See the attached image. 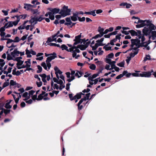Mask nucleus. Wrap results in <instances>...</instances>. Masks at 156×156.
Returning a JSON list of instances; mask_svg holds the SVG:
<instances>
[{
    "mask_svg": "<svg viewBox=\"0 0 156 156\" xmlns=\"http://www.w3.org/2000/svg\"><path fill=\"white\" fill-rule=\"evenodd\" d=\"M148 27H144L142 30V32L144 35L147 36L148 35L152 34V36L156 37V31H153L155 30V26L151 23V21H148L147 22Z\"/></svg>",
    "mask_w": 156,
    "mask_h": 156,
    "instance_id": "nucleus-1",
    "label": "nucleus"
},
{
    "mask_svg": "<svg viewBox=\"0 0 156 156\" xmlns=\"http://www.w3.org/2000/svg\"><path fill=\"white\" fill-rule=\"evenodd\" d=\"M31 3L32 4H30V11L33 15H39L40 12L38 11V9L40 6L37 5L40 4V3L37 0H34L32 1Z\"/></svg>",
    "mask_w": 156,
    "mask_h": 156,
    "instance_id": "nucleus-2",
    "label": "nucleus"
},
{
    "mask_svg": "<svg viewBox=\"0 0 156 156\" xmlns=\"http://www.w3.org/2000/svg\"><path fill=\"white\" fill-rule=\"evenodd\" d=\"M63 9H61L59 13L63 17L70 15L71 9H68V6L64 5L62 8Z\"/></svg>",
    "mask_w": 156,
    "mask_h": 156,
    "instance_id": "nucleus-3",
    "label": "nucleus"
},
{
    "mask_svg": "<svg viewBox=\"0 0 156 156\" xmlns=\"http://www.w3.org/2000/svg\"><path fill=\"white\" fill-rule=\"evenodd\" d=\"M148 21H151L150 20H141L139 19V20H138L137 22H135L134 23H136L137 24L140 23V24H137L136 26V28H140L144 27L145 26H147V25L148 24L147 22Z\"/></svg>",
    "mask_w": 156,
    "mask_h": 156,
    "instance_id": "nucleus-4",
    "label": "nucleus"
},
{
    "mask_svg": "<svg viewBox=\"0 0 156 156\" xmlns=\"http://www.w3.org/2000/svg\"><path fill=\"white\" fill-rule=\"evenodd\" d=\"M44 17H41V16H39V17H36L34 16V17L31 18L30 20V22H31V23L34 22V24H36L37 23V21L41 22L44 19Z\"/></svg>",
    "mask_w": 156,
    "mask_h": 156,
    "instance_id": "nucleus-5",
    "label": "nucleus"
},
{
    "mask_svg": "<svg viewBox=\"0 0 156 156\" xmlns=\"http://www.w3.org/2000/svg\"><path fill=\"white\" fill-rule=\"evenodd\" d=\"M69 96L71 101H72L76 99H80L81 98V96H80L79 93H77L73 97V94H69Z\"/></svg>",
    "mask_w": 156,
    "mask_h": 156,
    "instance_id": "nucleus-6",
    "label": "nucleus"
},
{
    "mask_svg": "<svg viewBox=\"0 0 156 156\" xmlns=\"http://www.w3.org/2000/svg\"><path fill=\"white\" fill-rule=\"evenodd\" d=\"M81 33H80V35L75 37V39L73 40V41H75L74 43V45H76L78 44H82V42L81 41Z\"/></svg>",
    "mask_w": 156,
    "mask_h": 156,
    "instance_id": "nucleus-7",
    "label": "nucleus"
},
{
    "mask_svg": "<svg viewBox=\"0 0 156 156\" xmlns=\"http://www.w3.org/2000/svg\"><path fill=\"white\" fill-rule=\"evenodd\" d=\"M27 62L29 63V59H28L27 61L25 62V63H26V66H25L24 65H23L21 67L17 66V68L18 69H20L22 68H25L26 67L27 70L29 71V65L27 63Z\"/></svg>",
    "mask_w": 156,
    "mask_h": 156,
    "instance_id": "nucleus-8",
    "label": "nucleus"
},
{
    "mask_svg": "<svg viewBox=\"0 0 156 156\" xmlns=\"http://www.w3.org/2000/svg\"><path fill=\"white\" fill-rule=\"evenodd\" d=\"M48 9L51 11V12L54 14L55 13H59V11L60 10L59 9H58L57 8H55L54 9H52V8H48Z\"/></svg>",
    "mask_w": 156,
    "mask_h": 156,
    "instance_id": "nucleus-9",
    "label": "nucleus"
},
{
    "mask_svg": "<svg viewBox=\"0 0 156 156\" xmlns=\"http://www.w3.org/2000/svg\"><path fill=\"white\" fill-rule=\"evenodd\" d=\"M105 45V44L103 43H96L94 46H92V45H90V46L92 48V50L94 51L96 50L98 46H103Z\"/></svg>",
    "mask_w": 156,
    "mask_h": 156,
    "instance_id": "nucleus-10",
    "label": "nucleus"
},
{
    "mask_svg": "<svg viewBox=\"0 0 156 156\" xmlns=\"http://www.w3.org/2000/svg\"><path fill=\"white\" fill-rule=\"evenodd\" d=\"M66 21L67 22H66L65 23V25H67L68 27L69 26H70L72 25V23L71 21L70 18V17H67L65 19Z\"/></svg>",
    "mask_w": 156,
    "mask_h": 156,
    "instance_id": "nucleus-11",
    "label": "nucleus"
},
{
    "mask_svg": "<svg viewBox=\"0 0 156 156\" xmlns=\"http://www.w3.org/2000/svg\"><path fill=\"white\" fill-rule=\"evenodd\" d=\"M153 72V70L152 69L150 71L147 72H144V77H149L152 74V72Z\"/></svg>",
    "mask_w": 156,
    "mask_h": 156,
    "instance_id": "nucleus-12",
    "label": "nucleus"
},
{
    "mask_svg": "<svg viewBox=\"0 0 156 156\" xmlns=\"http://www.w3.org/2000/svg\"><path fill=\"white\" fill-rule=\"evenodd\" d=\"M12 100H10L9 102L6 103L5 106V107L7 109H10L12 108V106L9 105Z\"/></svg>",
    "mask_w": 156,
    "mask_h": 156,
    "instance_id": "nucleus-13",
    "label": "nucleus"
},
{
    "mask_svg": "<svg viewBox=\"0 0 156 156\" xmlns=\"http://www.w3.org/2000/svg\"><path fill=\"white\" fill-rule=\"evenodd\" d=\"M139 50H137V51H136L134 52V53L131 52L129 54L130 56L129 57H130L131 58L133 57L136 55H137L138 53V51Z\"/></svg>",
    "mask_w": 156,
    "mask_h": 156,
    "instance_id": "nucleus-14",
    "label": "nucleus"
},
{
    "mask_svg": "<svg viewBox=\"0 0 156 156\" xmlns=\"http://www.w3.org/2000/svg\"><path fill=\"white\" fill-rule=\"evenodd\" d=\"M129 32L130 33L131 35L132 36H134L136 35V36L138 35V33L136 32L135 30H129Z\"/></svg>",
    "mask_w": 156,
    "mask_h": 156,
    "instance_id": "nucleus-15",
    "label": "nucleus"
},
{
    "mask_svg": "<svg viewBox=\"0 0 156 156\" xmlns=\"http://www.w3.org/2000/svg\"><path fill=\"white\" fill-rule=\"evenodd\" d=\"M61 48L62 49V50H65L66 51H69L68 47L65 44H63L61 46Z\"/></svg>",
    "mask_w": 156,
    "mask_h": 156,
    "instance_id": "nucleus-16",
    "label": "nucleus"
},
{
    "mask_svg": "<svg viewBox=\"0 0 156 156\" xmlns=\"http://www.w3.org/2000/svg\"><path fill=\"white\" fill-rule=\"evenodd\" d=\"M116 63L115 61H112L111 62V64L110 65H111V68H110V70H111L112 69H113V68H114L115 66V64Z\"/></svg>",
    "mask_w": 156,
    "mask_h": 156,
    "instance_id": "nucleus-17",
    "label": "nucleus"
},
{
    "mask_svg": "<svg viewBox=\"0 0 156 156\" xmlns=\"http://www.w3.org/2000/svg\"><path fill=\"white\" fill-rule=\"evenodd\" d=\"M53 54L52 56H49V57L51 59V60H52L53 59H54L55 58L57 57V55L54 52L53 53H52Z\"/></svg>",
    "mask_w": 156,
    "mask_h": 156,
    "instance_id": "nucleus-18",
    "label": "nucleus"
},
{
    "mask_svg": "<svg viewBox=\"0 0 156 156\" xmlns=\"http://www.w3.org/2000/svg\"><path fill=\"white\" fill-rule=\"evenodd\" d=\"M124 72H125V73L124 76H126L127 77H129L131 75V73H128V72L127 70L123 71V73Z\"/></svg>",
    "mask_w": 156,
    "mask_h": 156,
    "instance_id": "nucleus-19",
    "label": "nucleus"
},
{
    "mask_svg": "<svg viewBox=\"0 0 156 156\" xmlns=\"http://www.w3.org/2000/svg\"><path fill=\"white\" fill-rule=\"evenodd\" d=\"M37 67L38 70L37 71V73H40L42 71V68L40 65H38L37 66Z\"/></svg>",
    "mask_w": 156,
    "mask_h": 156,
    "instance_id": "nucleus-20",
    "label": "nucleus"
},
{
    "mask_svg": "<svg viewBox=\"0 0 156 156\" xmlns=\"http://www.w3.org/2000/svg\"><path fill=\"white\" fill-rule=\"evenodd\" d=\"M151 56L149 55H146V57L144 58V61L145 62L147 60H151Z\"/></svg>",
    "mask_w": 156,
    "mask_h": 156,
    "instance_id": "nucleus-21",
    "label": "nucleus"
},
{
    "mask_svg": "<svg viewBox=\"0 0 156 156\" xmlns=\"http://www.w3.org/2000/svg\"><path fill=\"white\" fill-rule=\"evenodd\" d=\"M136 41H137L136 39H132L131 40V44H133V45H135L136 46H137V44L136 43Z\"/></svg>",
    "mask_w": 156,
    "mask_h": 156,
    "instance_id": "nucleus-22",
    "label": "nucleus"
},
{
    "mask_svg": "<svg viewBox=\"0 0 156 156\" xmlns=\"http://www.w3.org/2000/svg\"><path fill=\"white\" fill-rule=\"evenodd\" d=\"M7 59L8 60H12L14 61V59L9 54H7Z\"/></svg>",
    "mask_w": 156,
    "mask_h": 156,
    "instance_id": "nucleus-23",
    "label": "nucleus"
},
{
    "mask_svg": "<svg viewBox=\"0 0 156 156\" xmlns=\"http://www.w3.org/2000/svg\"><path fill=\"white\" fill-rule=\"evenodd\" d=\"M78 19L80 22H84L85 21L86 18L85 17H83L82 18L78 17Z\"/></svg>",
    "mask_w": 156,
    "mask_h": 156,
    "instance_id": "nucleus-24",
    "label": "nucleus"
},
{
    "mask_svg": "<svg viewBox=\"0 0 156 156\" xmlns=\"http://www.w3.org/2000/svg\"><path fill=\"white\" fill-rule=\"evenodd\" d=\"M125 73H122V74H120L116 78V79H119L120 78H122L124 75L125 74Z\"/></svg>",
    "mask_w": 156,
    "mask_h": 156,
    "instance_id": "nucleus-25",
    "label": "nucleus"
},
{
    "mask_svg": "<svg viewBox=\"0 0 156 156\" xmlns=\"http://www.w3.org/2000/svg\"><path fill=\"white\" fill-rule=\"evenodd\" d=\"M71 20L72 21L75 22L77 20L78 17H75L73 16H70V17Z\"/></svg>",
    "mask_w": 156,
    "mask_h": 156,
    "instance_id": "nucleus-26",
    "label": "nucleus"
},
{
    "mask_svg": "<svg viewBox=\"0 0 156 156\" xmlns=\"http://www.w3.org/2000/svg\"><path fill=\"white\" fill-rule=\"evenodd\" d=\"M98 75H99L97 73L93 75L91 78V81H94V80L93 79L95 78Z\"/></svg>",
    "mask_w": 156,
    "mask_h": 156,
    "instance_id": "nucleus-27",
    "label": "nucleus"
},
{
    "mask_svg": "<svg viewBox=\"0 0 156 156\" xmlns=\"http://www.w3.org/2000/svg\"><path fill=\"white\" fill-rule=\"evenodd\" d=\"M89 68L90 69L94 70L95 69L96 66L95 65L92 64L90 66Z\"/></svg>",
    "mask_w": 156,
    "mask_h": 156,
    "instance_id": "nucleus-28",
    "label": "nucleus"
},
{
    "mask_svg": "<svg viewBox=\"0 0 156 156\" xmlns=\"http://www.w3.org/2000/svg\"><path fill=\"white\" fill-rule=\"evenodd\" d=\"M124 61L122 62L117 64V65L120 67H123L124 65Z\"/></svg>",
    "mask_w": 156,
    "mask_h": 156,
    "instance_id": "nucleus-29",
    "label": "nucleus"
},
{
    "mask_svg": "<svg viewBox=\"0 0 156 156\" xmlns=\"http://www.w3.org/2000/svg\"><path fill=\"white\" fill-rule=\"evenodd\" d=\"M30 54H31L33 55H36V53L35 51H33L32 49H31L30 50V58L32 56Z\"/></svg>",
    "mask_w": 156,
    "mask_h": 156,
    "instance_id": "nucleus-30",
    "label": "nucleus"
},
{
    "mask_svg": "<svg viewBox=\"0 0 156 156\" xmlns=\"http://www.w3.org/2000/svg\"><path fill=\"white\" fill-rule=\"evenodd\" d=\"M49 17V18L52 20H54L55 19V16L54 14H53L51 12V14H50Z\"/></svg>",
    "mask_w": 156,
    "mask_h": 156,
    "instance_id": "nucleus-31",
    "label": "nucleus"
},
{
    "mask_svg": "<svg viewBox=\"0 0 156 156\" xmlns=\"http://www.w3.org/2000/svg\"><path fill=\"white\" fill-rule=\"evenodd\" d=\"M41 66L43 67L44 69H45L47 70V66L46 65V63L44 62H42L41 64Z\"/></svg>",
    "mask_w": 156,
    "mask_h": 156,
    "instance_id": "nucleus-32",
    "label": "nucleus"
},
{
    "mask_svg": "<svg viewBox=\"0 0 156 156\" xmlns=\"http://www.w3.org/2000/svg\"><path fill=\"white\" fill-rule=\"evenodd\" d=\"M9 83L7 82H5L4 83L3 85L2 88L3 89L5 87L8 86L9 85Z\"/></svg>",
    "mask_w": 156,
    "mask_h": 156,
    "instance_id": "nucleus-33",
    "label": "nucleus"
},
{
    "mask_svg": "<svg viewBox=\"0 0 156 156\" xmlns=\"http://www.w3.org/2000/svg\"><path fill=\"white\" fill-rule=\"evenodd\" d=\"M137 33H138V35L137 36L138 37V38L139 39H140V38H141V36H142V34H141V32L140 30H137Z\"/></svg>",
    "mask_w": 156,
    "mask_h": 156,
    "instance_id": "nucleus-34",
    "label": "nucleus"
},
{
    "mask_svg": "<svg viewBox=\"0 0 156 156\" xmlns=\"http://www.w3.org/2000/svg\"><path fill=\"white\" fill-rule=\"evenodd\" d=\"M17 63L16 64V65L17 66H21L22 65L23 63V61L22 60H20L19 61H17Z\"/></svg>",
    "mask_w": 156,
    "mask_h": 156,
    "instance_id": "nucleus-35",
    "label": "nucleus"
},
{
    "mask_svg": "<svg viewBox=\"0 0 156 156\" xmlns=\"http://www.w3.org/2000/svg\"><path fill=\"white\" fill-rule=\"evenodd\" d=\"M3 110L4 113L5 114V115H6L7 114L9 113L11 111V110L10 109H4Z\"/></svg>",
    "mask_w": 156,
    "mask_h": 156,
    "instance_id": "nucleus-36",
    "label": "nucleus"
},
{
    "mask_svg": "<svg viewBox=\"0 0 156 156\" xmlns=\"http://www.w3.org/2000/svg\"><path fill=\"white\" fill-rule=\"evenodd\" d=\"M25 6L24 7V8L28 10H29V4H24Z\"/></svg>",
    "mask_w": 156,
    "mask_h": 156,
    "instance_id": "nucleus-37",
    "label": "nucleus"
},
{
    "mask_svg": "<svg viewBox=\"0 0 156 156\" xmlns=\"http://www.w3.org/2000/svg\"><path fill=\"white\" fill-rule=\"evenodd\" d=\"M100 69L99 70H98V72L97 73L99 75V74L101 73H102V71L103 70L104 68L102 66H100Z\"/></svg>",
    "mask_w": 156,
    "mask_h": 156,
    "instance_id": "nucleus-38",
    "label": "nucleus"
},
{
    "mask_svg": "<svg viewBox=\"0 0 156 156\" xmlns=\"http://www.w3.org/2000/svg\"><path fill=\"white\" fill-rule=\"evenodd\" d=\"M44 96L42 95L41 94H40L38 97V98H37V101H40L42 100Z\"/></svg>",
    "mask_w": 156,
    "mask_h": 156,
    "instance_id": "nucleus-39",
    "label": "nucleus"
},
{
    "mask_svg": "<svg viewBox=\"0 0 156 156\" xmlns=\"http://www.w3.org/2000/svg\"><path fill=\"white\" fill-rule=\"evenodd\" d=\"M16 81H14L13 80H11L10 82V85L11 86H14L16 85Z\"/></svg>",
    "mask_w": 156,
    "mask_h": 156,
    "instance_id": "nucleus-40",
    "label": "nucleus"
},
{
    "mask_svg": "<svg viewBox=\"0 0 156 156\" xmlns=\"http://www.w3.org/2000/svg\"><path fill=\"white\" fill-rule=\"evenodd\" d=\"M20 40L19 39V38L18 37H16L13 40V42H18Z\"/></svg>",
    "mask_w": 156,
    "mask_h": 156,
    "instance_id": "nucleus-41",
    "label": "nucleus"
},
{
    "mask_svg": "<svg viewBox=\"0 0 156 156\" xmlns=\"http://www.w3.org/2000/svg\"><path fill=\"white\" fill-rule=\"evenodd\" d=\"M14 52L15 53L16 55L17 56H19V54H20V52L18 51L17 49H15L14 50Z\"/></svg>",
    "mask_w": 156,
    "mask_h": 156,
    "instance_id": "nucleus-42",
    "label": "nucleus"
},
{
    "mask_svg": "<svg viewBox=\"0 0 156 156\" xmlns=\"http://www.w3.org/2000/svg\"><path fill=\"white\" fill-rule=\"evenodd\" d=\"M9 25L7 26L6 28H8L9 27H12L13 26V23L12 21H9Z\"/></svg>",
    "mask_w": 156,
    "mask_h": 156,
    "instance_id": "nucleus-43",
    "label": "nucleus"
},
{
    "mask_svg": "<svg viewBox=\"0 0 156 156\" xmlns=\"http://www.w3.org/2000/svg\"><path fill=\"white\" fill-rule=\"evenodd\" d=\"M104 39V38L102 37L100 39L97 40L96 42L97 43H102L101 42L103 41Z\"/></svg>",
    "mask_w": 156,
    "mask_h": 156,
    "instance_id": "nucleus-44",
    "label": "nucleus"
},
{
    "mask_svg": "<svg viewBox=\"0 0 156 156\" xmlns=\"http://www.w3.org/2000/svg\"><path fill=\"white\" fill-rule=\"evenodd\" d=\"M81 45H82L81 46L80 48V49L81 50H85L86 48V47L85 45L84 44H81Z\"/></svg>",
    "mask_w": 156,
    "mask_h": 156,
    "instance_id": "nucleus-45",
    "label": "nucleus"
},
{
    "mask_svg": "<svg viewBox=\"0 0 156 156\" xmlns=\"http://www.w3.org/2000/svg\"><path fill=\"white\" fill-rule=\"evenodd\" d=\"M37 94H36L33 95L32 96V99L34 101H35L36 100H37Z\"/></svg>",
    "mask_w": 156,
    "mask_h": 156,
    "instance_id": "nucleus-46",
    "label": "nucleus"
},
{
    "mask_svg": "<svg viewBox=\"0 0 156 156\" xmlns=\"http://www.w3.org/2000/svg\"><path fill=\"white\" fill-rule=\"evenodd\" d=\"M36 84L38 87H40L42 86V83L41 81H40L39 82H37L36 83Z\"/></svg>",
    "mask_w": 156,
    "mask_h": 156,
    "instance_id": "nucleus-47",
    "label": "nucleus"
},
{
    "mask_svg": "<svg viewBox=\"0 0 156 156\" xmlns=\"http://www.w3.org/2000/svg\"><path fill=\"white\" fill-rule=\"evenodd\" d=\"M7 41L6 42V44H7L11 43L12 42H13V40L9 38H7Z\"/></svg>",
    "mask_w": 156,
    "mask_h": 156,
    "instance_id": "nucleus-48",
    "label": "nucleus"
},
{
    "mask_svg": "<svg viewBox=\"0 0 156 156\" xmlns=\"http://www.w3.org/2000/svg\"><path fill=\"white\" fill-rule=\"evenodd\" d=\"M131 75H132L133 76H135V77H137L139 76V74L137 73H132Z\"/></svg>",
    "mask_w": 156,
    "mask_h": 156,
    "instance_id": "nucleus-49",
    "label": "nucleus"
},
{
    "mask_svg": "<svg viewBox=\"0 0 156 156\" xmlns=\"http://www.w3.org/2000/svg\"><path fill=\"white\" fill-rule=\"evenodd\" d=\"M108 56L109 58H112L114 57V54L113 53H111L108 55Z\"/></svg>",
    "mask_w": 156,
    "mask_h": 156,
    "instance_id": "nucleus-50",
    "label": "nucleus"
},
{
    "mask_svg": "<svg viewBox=\"0 0 156 156\" xmlns=\"http://www.w3.org/2000/svg\"><path fill=\"white\" fill-rule=\"evenodd\" d=\"M121 32L123 34H125V35H128L129 34V33H130L129 32V31H127L125 30H121Z\"/></svg>",
    "mask_w": 156,
    "mask_h": 156,
    "instance_id": "nucleus-51",
    "label": "nucleus"
},
{
    "mask_svg": "<svg viewBox=\"0 0 156 156\" xmlns=\"http://www.w3.org/2000/svg\"><path fill=\"white\" fill-rule=\"evenodd\" d=\"M121 35L122 34H119L117 35L116 36L115 38L117 40L119 39L120 40L121 39V37H120V36H121Z\"/></svg>",
    "mask_w": 156,
    "mask_h": 156,
    "instance_id": "nucleus-52",
    "label": "nucleus"
},
{
    "mask_svg": "<svg viewBox=\"0 0 156 156\" xmlns=\"http://www.w3.org/2000/svg\"><path fill=\"white\" fill-rule=\"evenodd\" d=\"M127 58L126 60V63L127 64H128L129 63V61H130L131 58L130 57H129V56L127 57Z\"/></svg>",
    "mask_w": 156,
    "mask_h": 156,
    "instance_id": "nucleus-53",
    "label": "nucleus"
},
{
    "mask_svg": "<svg viewBox=\"0 0 156 156\" xmlns=\"http://www.w3.org/2000/svg\"><path fill=\"white\" fill-rule=\"evenodd\" d=\"M98 37H101L99 34H97L95 36L92 37V38L91 39V40L93 39H96L97 38H98Z\"/></svg>",
    "mask_w": 156,
    "mask_h": 156,
    "instance_id": "nucleus-54",
    "label": "nucleus"
},
{
    "mask_svg": "<svg viewBox=\"0 0 156 156\" xmlns=\"http://www.w3.org/2000/svg\"><path fill=\"white\" fill-rule=\"evenodd\" d=\"M27 15H20V17L21 19H24L27 17Z\"/></svg>",
    "mask_w": 156,
    "mask_h": 156,
    "instance_id": "nucleus-55",
    "label": "nucleus"
},
{
    "mask_svg": "<svg viewBox=\"0 0 156 156\" xmlns=\"http://www.w3.org/2000/svg\"><path fill=\"white\" fill-rule=\"evenodd\" d=\"M53 88L54 89H56L57 90H58L59 89L58 86L56 83L54 84Z\"/></svg>",
    "mask_w": 156,
    "mask_h": 156,
    "instance_id": "nucleus-56",
    "label": "nucleus"
},
{
    "mask_svg": "<svg viewBox=\"0 0 156 156\" xmlns=\"http://www.w3.org/2000/svg\"><path fill=\"white\" fill-rule=\"evenodd\" d=\"M31 25H30V29H33L35 25L36 24H34L35 23L33 22V23H31V22H30Z\"/></svg>",
    "mask_w": 156,
    "mask_h": 156,
    "instance_id": "nucleus-57",
    "label": "nucleus"
},
{
    "mask_svg": "<svg viewBox=\"0 0 156 156\" xmlns=\"http://www.w3.org/2000/svg\"><path fill=\"white\" fill-rule=\"evenodd\" d=\"M96 13L97 14H99L101 13L103 11L101 9H99L97 10H96Z\"/></svg>",
    "mask_w": 156,
    "mask_h": 156,
    "instance_id": "nucleus-58",
    "label": "nucleus"
},
{
    "mask_svg": "<svg viewBox=\"0 0 156 156\" xmlns=\"http://www.w3.org/2000/svg\"><path fill=\"white\" fill-rule=\"evenodd\" d=\"M95 11L96 10H94L92 11H91V15H93V16H96V14H95Z\"/></svg>",
    "mask_w": 156,
    "mask_h": 156,
    "instance_id": "nucleus-59",
    "label": "nucleus"
},
{
    "mask_svg": "<svg viewBox=\"0 0 156 156\" xmlns=\"http://www.w3.org/2000/svg\"><path fill=\"white\" fill-rule=\"evenodd\" d=\"M106 63L110 64L111 62H112L111 60L109 58H106Z\"/></svg>",
    "mask_w": 156,
    "mask_h": 156,
    "instance_id": "nucleus-60",
    "label": "nucleus"
},
{
    "mask_svg": "<svg viewBox=\"0 0 156 156\" xmlns=\"http://www.w3.org/2000/svg\"><path fill=\"white\" fill-rule=\"evenodd\" d=\"M40 76L42 78H46L47 75L45 73H43L42 74H40Z\"/></svg>",
    "mask_w": 156,
    "mask_h": 156,
    "instance_id": "nucleus-61",
    "label": "nucleus"
},
{
    "mask_svg": "<svg viewBox=\"0 0 156 156\" xmlns=\"http://www.w3.org/2000/svg\"><path fill=\"white\" fill-rule=\"evenodd\" d=\"M71 84L70 83H68L66 84V89L67 90H69V86Z\"/></svg>",
    "mask_w": 156,
    "mask_h": 156,
    "instance_id": "nucleus-62",
    "label": "nucleus"
},
{
    "mask_svg": "<svg viewBox=\"0 0 156 156\" xmlns=\"http://www.w3.org/2000/svg\"><path fill=\"white\" fill-rule=\"evenodd\" d=\"M104 30V29L103 28H101L100 27H99L98 28V31L99 32H103Z\"/></svg>",
    "mask_w": 156,
    "mask_h": 156,
    "instance_id": "nucleus-63",
    "label": "nucleus"
},
{
    "mask_svg": "<svg viewBox=\"0 0 156 156\" xmlns=\"http://www.w3.org/2000/svg\"><path fill=\"white\" fill-rule=\"evenodd\" d=\"M26 54L27 55V58L29 57V50L27 49V48L26 50Z\"/></svg>",
    "mask_w": 156,
    "mask_h": 156,
    "instance_id": "nucleus-64",
    "label": "nucleus"
}]
</instances>
